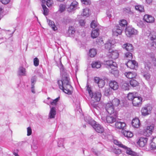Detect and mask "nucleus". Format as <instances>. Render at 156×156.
I'll list each match as a JSON object with an SVG mask.
<instances>
[{"label":"nucleus","instance_id":"nucleus-8","mask_svg":"<svg viewBox=\"0 0 156 156\" xmlns=\"http://www.w3.org/2000/svg\"><path fill=\"white\" fill-rule=\"evenodd\" d=\"M126 35L128 37L135 35L138 34L137 31L133 28L128 27L126 28L125 31Z\"/></svg>","mask_w":156,"mask_h":156},{"label":"nucleus","instance_id":"nucleus-13","mask_svg":"<svg viewBox=\"0 0 156 156\" xmlns=\"http://www.w3.org/2000/svg\"><path fill=\"white\" fill-rule=\"evenodd\" d=\"M152 109V108L149 106L143 108L141 110L142 115H143L146 116L149 114Z\"/></svg>","mask_w":156,"mask_h":156},{"label":"nucleus","instance_id":"nucleus-25","mask_svg":"<svg viewBox=\"0 0 156 156\" xmlns=\"http://www.w3.org/2000/svg\"><path fill=\"white\" fill-rule=\"evenodd\" d=\"M120 102L119 99L117 98H115L109 103L115 108L119 105Z\"/></svg>","mask_w":156,"mask_h":156},{"label":"nucleus","instance_id":"nucleus-61","mask_svg":"<svg viewBox=\"0 0 156 156\" xmlns=\"http://www.w3.org/2000/svg\"><path fill=\"white\" fill-rule=\"evenodd\" d=\"M79 23L80 25L82 26H83L85 25V22L84 20H80Z\"/></svg>","mask_w":156,"mask_h":156},{"label":"nucleus","instance_id":"nucleus-49","mask_svg":"<svg viewBox=\"0 0 156 156\" xmlns=\"http://www.w3.org/2000/svg\"><path fill=\"white\" fill-rule=\"evenodd\" d=\"M124 11L125 13H127L128 14L131 15L133 14V12L131 11L129 8L124 9Z\"/></svg>","mask_w":156,"mask_h":156},{"label":"nucleus","instance_id":"nucleus-3","mask_svg":"<svg viewBox=\"0 0 156 156\" xmlns=\"http://www.w3.org/2000/svg\"><path fill=\"white\" fill-rule=\"evenodd\" d=\"M87 90L88 91L90 97L91 98V101L98 102L100 99L101 97V94L99 92H93L91 89V88L89 87L88 84H87Z\"/></svg>","mask_w":156,"mask_h":156},{"label":"nucleus","instance_id":"nucleus-55","mask_svg":"<svg viewBox=\"0 0 156 156\" xmlns=\"http://www.w3.org/2000/svg\"><path fill=\"white\" fill-rule=\"evenodd\" d=\"M36 79L35 76L33 77L31 79V86H32V87H34V84L36 82Z\"/></svg>","mask_w":156,"mask_h":156},{"label":"nucleus","instance_id":"nucleus-56","mask_svg":"<svg viewBox=\"0 0 156 156\" xmlns=\"http://www.w3.org/2000/svg\"><path fill=\"white\" fill-rule=\"evenodd\" d=\"M144 77L147 80L150 78V74L148 73H145L143 75Z\"/></svg>","mask_w":156,"mask_h":156},{"label":"nucleus","instance_id":"nucleus-45","mask_svg":"<svg viewBox=\"0 0 156 156\" xmlns=\"http://www.w3.org/2000/svg\"><path fill=\"white\" fill-rule=\"evenodd\" d=\"M119 23L120 26L122 27H124L126 26L127 25V23L126 20H122L120 21Z\"/></svg>","mask_w":156,"mask_h":156},{"label":"nucleus","instance_id":"nucleus-34","mask_svg":"<svg viewBox=\"0 0 156 156\" xmlns=\"http://www.w3.org/2000/svg\"><path fill=\"white\" fill-rule=\"evenodd\" d=\"M148 37L151 41L155 40L156 39V33L151 32L148 36Z\"/></svg>","mask_w":156,"mask_h":156},{"label":"nucleus","instance_id":"nucleus-37","mask_svg":"<svg viewBox=\"0 0 156 156\" xmlns=\"http://www.w3.org/2000/svg\"><path fill=\"white\" fill-rule=\"evenodd\" d=\"M135 9L136 10L141 12H144V6L140 5L135 6Z\"/></svg>","mask_w":156,"mask_h":156},{"label":"nucleus","instance_id":"nucleus-59","mask_svg":"<svg viewBox=\"0 0 156 156\" xmlns=\"http://www.w3.org/2000/svg\"><path fill=\"white\" fill-rule=\"evenodd\" d=\"M10 0H0L1 2L4 4H8L10 2Z\"/></svg>","mask_w":156,"mask_h":156},{"label":"nucleus","instance_id":"nucleus-47","mask_svg":"<svg viewBox=\"0 0 156 156\" xmlns=\"http://www.w3.org/2000/svg\"><path fill=\"white\" fill-rule=\"evenodd\" d=\"M98 26V23L95 20H93L90 24V27L92 28H94Z\"/></svg>","mask_w":156,"mask_h":156},{"label":"nucleus","instance_id":"nucleus-32","mask_svg":"<svg viewBox=\"0 0 156 156\" xmlns=\"http://www.w3.org/2000/svg\"><path fill=\"white\" fill-rule=\"evenodd\" d=\"M49 25L51 29L54 31H55L57 30V27L55 25L54 22L49 20Z\"/></svg>","mask_w":156,"mask_h":156},{"label":"nucleus","instance_id":"nucleus-12","mask_svg":"<svg viewBox=\"0 0 156 156\" xmlns=\"http://www.w3.org/2000/svg\"><path fill=\"white\" fill-rule=\"evenodd\" d=\"M126 65L128 68L133 69H134L135 66H138V63L135 61L134 60H129L126 64Z\"/></svg>","mask_w":156,"mask_h":156},{"label":"nucleus","instance_id":"nucleus-7","mask_svg":"<svg viewBox=\"0 0 156 156\" xmlns=\"http://www.w3.org/2000/svg\"><path fill=\"white\" fill-rule=\"evenodd\" d=\"M115 107L109 103L106 105L105 109L109 114H113L114 116L117 115V112L115 110Z\"/></svg>","mask_w":156,"mask_h":156},{"label":"nucleus","instance_id":"nucleus-39","mask_svg":"<svg viewBox=\"0 0 156 156\" xmlns=\"http://www.w3.org/2000/svg\"><path fill=\"white\" fill-rule=\"evenodd\" d=\"M74 28L72 27H69L68 30V33L70 36L73 37V34L75 33Z\"/></svg>","mask_w":156,"mask_h":156},{"label":"nucleus","instance_id":"nucleus-16","mask_svg":"<svg viewBox=\"0 0 156 156\" xmlns=\"http://www.w3.org/2000/svg\"><path fill=\"white\" fill-rule=\"evenodd\" d=\"M78 5V2L75 1H73L70 5L67 11L69 12L75 10L77 8Z\"/></svg>","mask_w":156,"mask_h":156},{"label":"nucleus","instance_id":"nucleus-31","mask_svg":"<svg viewBox=\"0 0 156 156\" xmlns=\"http://www.w3.org/2000/svg\"><path fill=\"white\" fill-rule=\"evenodd\" d=\"M97 54V51L94 48L91 49L90 50L89 55L91 57H94Z\"/></svg>","mask_w":156,"mask_h":156},{"label":"nucleus","instance_id":"nucleus-11","mask_svg":"<svg viewBox=\"0 0 156 156\" xmlns=\"http://www.w3.org/2000/svg\"><path fill=\"white\" fill-rule=\"evenodd\" d=\"M142 99L141 97L136 96L134 98L132 101V104L133 106H138L140 105L141 104Z\"/></svg>","mask_w":156,"mask_h":156},{"label":"nucleus","instance_id":"nucleus-1","mask_svg":"<svg viewBox=\"0 0 156 156\" xmlns=\"http://www.w3.org/2000/svg\"><path fill=\"white\" fill-rule=\"evenodd\" d=\"M61 80H58V83L59 88L65 93L69 95L73 93V88L71 84L69 75L66 72H62Z\"/></svg>","mask_w":156,"mask_h":156},{"label":"nucleus","instance_id":"nucleus-22","mask_svg":"<svg viewBox=\"0 0 156 156\" xmlns=\"http://www.w3.org/2000/svg\"><path fill=\"white\" fill-rule=\"evenodd\" d=\"M125 75L129 79H132L136 77V74L135 72H126L125 73Z\"/></svg>","mask_w":156,"mask_h":156},{"label":"nucleus","instance_id":"nucleus-20","mask_svg":"<svg viewBox=\"0 0 156 156\" xmlns=\"http://www.w3.org/2000/svg\"><path fill=\"white\" fill-rule=\"evenodd\" d=\"M124 49H125L126 51H132L133 50V47L132 45L130 44H125L122 46Z\"/></svg>","mask_w":156,"mask_h":156},{"label":"nucleus","instance_id":"nucleus-52","mask_svg":"<svg viewBox=\"0 0 156 156\" xmlns=\"http://www.w3.org/2000/svg\"><path fill=\"white\" fill-rule=\"evenodd\" d=\"M34 65L36 66H37L39 65V60L36 57L34 58Z\"/></svg>","mask_w":156,"mask_h":156},{"label":"nucleus","instance_id":"nucleus-14","mask_svg":"<svg viewBox=\"0 0 156 156\" xmlns=\"http://www.w3.org/2000/svg\"><path fill=\"white\" fill-rule=\"evenodd\" d=\"M147 140L148 138L146 137H141L137 143L140 147H143L146 144Z\"/></svg>","mask_w":156,"mask_h":156},{"label":"nucleus","instance_id":"nucleus-38","mask_svg":"<svg viewBox=\"0 0 156 156\" xmlns=\"http://www.w3.org/2000/svg\"><path fill=\"white\" fill-rule=\"evenodd\" d=\"M44 4L42 5V6L43 9V14L45 15H47L48 14V9L47 8L46 6L43 5Z\"/></svg>","mask_w":156,"mask_h":156},{"label":"nucleus","instance_id":"nucleus-44","mask_svg":"<svg viewBox=\"0 0 156 156\" xmlns=\"http://www.w3.org/2000/svg\"><path fill=\"white\" fill-rule=\"evenodd\" d=\"M82 14L83 16H88L89 15V9L87 8L84 9Z\"/></svg>","mask_w":156,"mask_h":156},{"label":"nucleus","instance_id":"nucleus-48","mask_svg":"<svg viewBox=\"0 0 156 156\" xmlns=\"http://www.w3.org/2000/svg\"><path fill=\"white\" fill-rule=\"evenodd\" d=\"M66 8V6L65 5L61 4L59 6V11L61 12L64 11Z\"/></svg>","mask_w":156,"mask_h":156},{"label":"nucleus","instance_id":"nucleus-33","mask_svg":"<svg viewBox=\"0 0 156 156\" xmlns=\"http://www.w3.org/2000/svg\"><path fill=\"white\" fill-rule=\"evenodd\" d=\"M151 147L153 149H156V137L154 138L150 144Z\"/></svg>","mask_w":156,"mask_h":156},{"label":"nucleus","instance_id":"nucleus-24","mask_svg":"<svg viewBox=\"0 0 156 156\" xmlns=\"http://www.w3.org/2000/svg\"><path fill=\"white\" fill-rule=\"evenodd\" d=\"M99 35V29H96L92 30L91 36L93 38H95L98 37Z\"/></svg>","mask_w":156,"mask_h":156},{"label":"nucleus","instance_id":"nucleus-53","mask_svg":"<svg viewBox=\"0 0 156 156\" xmlns=\"http://www.w3.org/2000/svg\"><path fill=\"white\" fill-rule=\"evenodd\" d=\"M113 152L114 153L117 155H119L122 153L121 150L119 149H114L113 150Z\"/></svg>","mask_w":156,"mask_h":156},{"label":"nucleus","instance_id":"nucleus-19","mask_svg":"<svg viewBox=\"0 0 156 156\" xmlns=\"http://www.w3.org/2000/svg\"><path fill=\"white\" fill-rule=\"evenodd\" d=\"M56 114V107L54 106L51 107L49 112V118L53 119L55 118Z\"/></svg>","mask_w":156,"mask_h":156},{"label":"nucleus","instance_id":"nucleus-42","mask_svg":"<svg viewBox=\"0 0 156 156\" xmlns=\"http://www.w3.org/2000/svg\"><path fill=\"white\" fill-rule=\"evenodd\" d=\"M105 81L102 79H101L98 84V86L99 88H102L105 85Z\"/></svg>","mask_w":156,"mask_h":156},{"label":"nucleus","instance_id":"nucleus-63","mask_svg":"<svg viewBox=\"0 0 156 156\" xmlns=\"http://www.w3.org/2000/svg\"><path fill=\"white\" fill-rule=\"evenodd\" d=\"M81 1L85 5H87L89 3L87 0H81Z\"/></svg>","mask_w":156,"mask_h":156},{"label":"nucleus","instance_id":"nucleus-23","mask_svg":"<svg viewBox=\"0 0 156 156\" xmlns=\"http://www.w3.org/2000/svg\"><path fill=\"white\" fill-rule=\"evenodd\" d=\"M122 88L124 90H128L129 89V83L126 81H123L121 83Z\"/></svg>","mask_w":156,"mask_h":156},{"label":"nucleus","instance_id":"nucleus-4","mask_svg":"<svg viewBox=\"0 0 156 156\" xmlns=\"http://www.w3.org/2000/svg\"><path fill=\"white\" fill-rule=\"evenodd\" d=\"M105 64L108 66L111 69V72L115 76H118L119 74V71L117 69V65L115 62L111 60L106 61Z\"/></svg>","mask_w":156,"mask_h":156},{"label":"nucleus","instance_id":"nucleus-9","mask_svg":"<svg viewBox=\"0 0 156 156\" xmlns=\"http://www.w3.org/2000/svg\"><path fill=\"white\" fill-rule=\"evenodd\" d=\"M154 126L153 124L147 126L146 129L144 130V135L146 136H150L154 130Z\"/></svg>","mask_w":156,"mask_h":156},{"label":"nucleus","instance_id":"nucleus-15","mask_svg":"<svg viewBox=\"0 0 156 156\" xmlns=\"http://www.w3.org/2000/svg\"><path fill=\"white\" fill-rule=\"evenodd\" d=\"M115 126L117 129L123 130L126 127V124L123 122L116 121Z\"/></svg>","mask_w":156,"mask_h":156},{"label":"nucleus","instance_id":"nucleus-60","mask_svg":"<svg viewBox=\"0 0 156 156\" xmlns=\"http://www.w3.org/2000/svg\"><path fill=\"white\" fill-rule=\"evenodd\" d=\"M101 79L98 77H96L94 78V82L98 84Z\"/></svg>","mask_w":156,"mask_h":156},{"label":"nucleus","instance_id":"nucleus-26","mask_svg":"<svg viewBox=\"0 0 156 156\" xmlns=\"http://www.w3.org/2000/svg\"><path fill=\"white\" fill-rule=\"evenodd\" d=\"M84 120L86 122L90 124L91 126L93 124H94L95 123V121L93 120L89 116L85 117Z\"/></svg>","mask_w":156,"mask_h":156},{"label":"nucleus","instance_id":"nucleus-46","mask_svg":"<svg viewBox=\"0 0 156 156\" xmlns=\"http://www.w3.org/2000/svg\"><path fill=\"white\" fill-rule=\"evenodd\" d=\"M64 141V140L62 138H60L58 139V146L59 147L63 146V142Z\"/></svg>","mask_w":156,"mask_h":156},{"label":"nucleus","instance_id":"nucleus-17","mask_svg":"<svg viewBox=\"0 0 156 156\" xmlns=\"http://www.w3.org/2000/svg\"><path fill=\"white\" fill-rule=\"evenodd\" d=\"M144 19L146 22L151 23L154 22L155 20V19L153 17L147 14L144 16Z\"/></svg>","mask_w":156,"mask_h":156},{"label":"nucleus","instance_id":"nucleus-6","mask_svg":"<svg viewBox=\"0 0 156 156\" xmlns=\"http://www.w3.org/2000/svg\"><path fill=\"white\" fill-rule=\"evenodd\" d=\"M92 126L97 133H103V135L102 136L103 138H106V133L105 132H104V129L102 126L97 123L95 121V123L94 124H93Z\"/></svg>","mask_w":156,"mask_h":156},{"label":"nucleus","instance_id":"nucleus-35","mask_svg":"<svg viewBox=\"0 0 156 156\" xmlns=\"http://www.w3.org/2000/svg\"><path fill=\"white\" fill-rule=\"evenodd\" d=\"M26 69L25 68L23 67H20L19 69V73L21 75H26Z\"/></svg>","mask_w":156,"mask_h":156},{"label":"nucleus","instance_id":"nucleus-18","mask_svg":"<svg viewBox=\"0 0 156 156\" xmlns=\"http://www.w3.org/2000/svg\"><path fill=\"white\" fill-rule=\"evenodd\" d=\"M110 87L114 90H117L119 88L118 83L115 81H111L109 83Z\"/></svg>","mask_w":156,"mask_h":156},{"label":"nucleus","instance_id":"nucleus-41","mask_svg":"<svg viewBox=\"0 0 156 156\" xmlns=\"http://www.w3.org/2000/svg\"><path fill=\"white\" fill-rule=\"evenodd\" d=\"M59 99L60 98L58 97L54 100H53L52 101H51V105L54 106H56L57 104V102L59 101Z\"/></svg>","mask_w":156,"mask_h":156},{"label":"nucleus","instance_id":"nucleus-21","mask_svg":"<svg viewBox=\"0 0 156 156\" xmlns=\"http://www.w3.org/2000/svg\"><path fill=\"white\" fill-rule=\"evenodd\" d=\"M140 120L137 118L133 119L132 122V124L135 128H138L140 126Z\"/></svg>","mask_w":156,"mask_h":156},{"label":"nucleus","instance_id":"nucleus-64","mask_svg":"<svg viewBox=\"0 0 156 156\" xmlns=\"http://www.w3.org/2000/svg\"><path fill=\"white\" fill-rule=\"evenodd\" d=\"M2 10L3 9L1 8H0V20H1V18L2 17Z\"/></svg>","mask_w":156,"mask_h":156},{"label":"nucleus","instance_id":"nucleus-2","mask_svg":"<svg viewBox=\"0 0 156 156\" xmlns=\"http://www.w3.org/2000/svg\"><path fill=\"white\" fill-rule=\"evenodd\" d=\"M114 143L119 147L122 148L125 150L126 153L127 154L132 156H139V154L138 153L133 151L130 148H128L126 146L123 145L121 142L117 140H114Z\"/></svg>","mask_w":156,"mask_h":156},{"label":"nucleus","instance_id":"nucleus-27","mask_svg":"<svg viewBox=\"0 0 156 156\" xmlns=\"http://www.w3.org/2000/svg\"><path fill=\"white\" fill-rule=\"evenodd\" d=\"M105 48L109 50L111 48L113 47L114 44L111 42V40L109 41L105 44Z\"/></svg>","mask_w":156,"mask_h":156},{"label":"nucleus","instance_id":"nucleus-29","mask_svg":"<svg viewBox=\"0 0 156 156\" xmlns=\"http://www.w3.org/2000/svg\"><path fill=\"white\" fill-rule=\"evenodd\" d=\"M122 133L124 136L128 138L131 137L133 136V133L130 131L124 130Z\"/></svg>","mask_w":156,"mask_h":156},{"label":"nucleus","instance_id":"nucleus-28","mask_svg":"<svg viewBox=\"0 0 156 156\" xmlns=\"http://www.w3.org/2000/svg\"><path fill=\"white\" fill-rule=\"evenodd\" d=\"M101 63L100 61L93 62L92 64V67L93 68L98 69L101 67Z\"/></svg>","mask_w":156,"mask_h":156},{"label":"nucleus","instance_id":"nucleus-10","mask_svg":"<svg viewBox=\"0 0 156 156\" xmlns=\"http://www.w3.org/2000/svg\"><path fill=\"white\" fill-rule=\"evenodd\" d=\"M123 29L122 27L117 26L115 27L112 30L113 35L115 36H118L122 33Z\"/></svg>","mask_w":156,"mask_h":156},{"label":"nucleus","instance_id":"nucleus-5","mask_svg":"<svg viewBox=\"0 0 156 156\" xmlns=\"http://www.w3.org/2000/svg\"><path fill=\"white\" fill-rule=\"evenodd\" d=\"M117 116H114L113 114H110L108 116L102 114L101 119L105 122L109 123H112L116 121Z\"/></svg>","mask_w":156,"mask_h":156},{"label":"nucleus","instance_id":"nucleus-40","mask_svg":"<svg viewBox=\"0 0 156 156\" xmlns=\"http://www.w3.org/2000/svg\"><path fill=\"white\" fill-rule=\"evenodd\" d=\"M98 102L94 101H91L90 103L91 106L95 108L98 110L99 108L98 106L97 102Z\"/></svg>","mask_w":156,"mask_h":156},{"label":"nucleus","instance_id":"nucleus-36","mask_svg":"<svg viewBox=\"0 0 156 156\" xmlns=\"http://www.w3.org/2000/svg\"><path fill=\"white\" fill-rule=\"evenodd\" d=\"M130 84L133 87H136L139 84L138 82L133 79H132L130 81Z\"/></svg>","mask_w":156,"mask_h":156},{"label":"nucleus","instance_id":"nucleus-62","mask_svg":"<svg viewBox=\"0 0 156 156\" xmlns=\"http://www.w3.org/2000/svg\"><path fill=\"white\" fill-rule=\"evenodd\" d=\"M48 1H49V0H42V2L43 4H44L46 2V5L49 7V5H48Z\"/></svg>","mask_w":156,"mask_h":156},{"label":"nucleus","instance_id":"nucleus-54","mask_svg":"<svg viewBox=\"0 0 156 156\" xmlns=\"http://www.w3.org/2000/svg\"><path fill=\"white\" fill-rule=\"evenodd\" d=\"M125 56L126 58L129 59H132V55L131 53L128 52L125 53Z\"/></svg>","mask_w":156,"mask_h":156},{"label":"nucleus","instance_id":"nucleus-50","mask_svg":"<svg viewBox=\"0 0 156 156\" xmlns=\"http://www.w3.org/2000/svg\"><path fill=\"white\" fill-rule=\"evenodd\" d=\"M104 91L105 95L106 96H108L110 94V89L109 88H105L104 90Z\"/></svg>","mask_w":156,"mask_h":156},{"label":"nucleus","instance_id":"nucleus-51","mask_svg":"<svg viewBox=\"0 0 156 156\" xmlns=\"http://www.w3.org/2000/svg\"><path fill=\"white\" fill-rule=\"evenodd\" d=\"M112 11L113 10L110 9L107 10L106 12L107 16L109 18L112 17Z\"/></svg>","mask_w":156,"mask_h":156},{"label":"nucleus","instance_id":"nucleus-30","mask_svg":"<svg viewBox=\"0 0 156 156\" xmlns=\"http://www.w3.org/2000/svg\"><path fill=\"white\" fill-rule=\"evenodd\" d=\"M136 94V93H129L128 94L127 98L129 100L132 101L134 98H135L137 95Z\"/></svg>","mask_w":156,"mask_h":156},{"label":"nucleus","instance_id":"nucleus-58","mask_svg":"<svg viewBox=\"0 0 156 156\" xmlns=\"http://www.w3.org/2000/svg\"><path fill=\"white\" fill-rule=\"evenodd\" d=\"M32 134V129L30 127H28L27 128V135L29 136Z\"/></svg>","mask_w":156,"mask_h":156},{"label":"nucleus","instance_id":"nucleus-43","mask_svg":"<svg viewBox=\"0 0 156 156\" xmlns=\"http://www.w3.org/2000/svg\"><path fill=\"white\" fill-rule=\"evenodd\" d=\"M119 54L117 51H113L112 53L111 57L112 58L115 59L118 58L119 56Z\"/></svg>","mask_w":156,"mask_h":156},{"label":"nucleus","instance_id":"nucleus-57","mask_svg":"<svg viewBox=\"0 0 156 156\" xmlns=\"http://www.w3.org/2000/svg\"><path fill=\"white\" fill-rule=\"evenodd\" d=\"M71 21V19L69 17H65L64 19V21L66 24L70 22Z\"/></svg>","mask_w":156,"mask_h":156}]
</instances>
